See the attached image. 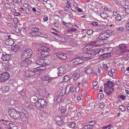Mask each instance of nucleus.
<instances>
[{
	"label": "nucleus",
	"instance_id": "37998d69",
	"mask_svg": "<svg viewBox=\"0 0 129 129\" xmlns=\"http://www.w3.org/2000/svg\"><path fill=\"white\" fill-rule=\"evenodd\" d=\"M66 26L67 28H71L73 27V25L71 23H68Z\"/></svg>",
	"mask_w": 129,
	"mask_h": 129
},
{
	"label": "nucleus",
	"instance_id": "bf43d9fd",
	"mask_svg": "<svg viewBox=\"0 0 129 129\" xmlns=\"http://www.w3.org/2000/svg\"><path fill=\"white\" fill-rule=\"evenodd\" d=\"M65 92V90L64 89H62L60 92V94H61V95H63L66 94L64 93Z\"/></svg>",
	"mask_w": 129,
	"mask_h": 129
},
{
	"label": "nucleus",
	"instance_id": "6e6552de",
	"mask_svg": "<svg viewBox=\"0 0 129 129\" xmlns=\"http://www.w3.org/2000/svg\"><path fill=\"white\" fill-rule=\"evenodd\" d=\"M21 111L22 113L20 120L23 122H25L28 120L29 116L27 111L25 109L23 108L21 109Z\"/></svg>",
	"mask_w": 129,
	"mask_h": 129
},
{
	"label": "nucleus",
	"instance_id": "dca6fc26",
	"mask_svg": "<svg viewBox=\"0 0 129 129\" xmlns=\"http://www.w3.org/2000/svg\"><path fill=\"white\" fill-rule=\"evenodd\" d=\"M14 43L13 39L11 38H7L5 40V43L8 46H12Z\"/></svg>",
	"mask_w": 129,
	"mask_h": 129
},
{
	"label": "nucleus",
	"instance_id": "69168bd1",
	"mask_svg": "<svg viewBox=\"0 0 129 129\" xmlns=\"http://www.w3.org/2000/svg\"><path fill=\"white\" fill-rule=\"evenodd\" d=\"M35 14H36V15H39L40 14V12L38 11H36L35 12Z\"/></svg>",
	"mask_w": 129,
	"mask_h": 129
},
{
	"label": "nucleus",
	"instance_id": "9b49d317",
	"mask_svg": "<svg viewBox=\"0 0 129 129\" xmlns=\"http://www.w3.org/2000/svg\"><path fill=\"white\" fill-rule=\"evenodd\" d=\"M22 62L20 63V66L23 69H25L28 66V64L30 63H32L33 62L31 60H21Z\"/></svg>",
	"mask_w": 129,
	"mask_h": 129
},
{
	"label": "nucleus",
	"instance_id": "72a5a7b5",
	"mask_svg": "<svg viewBox=\"0 0 129 129\" xmlns=\"http://www.w3.org/2000/svg\"><path fill=\"white\" fill-rule=\"evenodd\" d=\"M123 30V27H120L116 28V31L117 32H121Z\"/></svg>",
	"mask_w": 129,
	"mask_h": 129
},
{
	"label": "nucleus",
	"instance_id": "c85d7f7f",
	"mask_svg": "<svg viewBox=\"0 0 129 129\" xmlns=\"http://www.w3.org/2000/svg\"><path fill=\"white\" fill-rule=\"evenodd\" d=\"M76 125V123L73 122L71 123H70L68 124V126L72 128H74Z\"/></svg>",
	"mask_w": 129,
	"mask_h": 129
},
{
	"label": "nucleus",
	"instance_id": "58836bf2",
	"mask_svg": "<svg viewBox=\"0 0 129 129\" xmlns=\"http://www.w3.org/2000/svg\"><path fill=\"white\" fill-rule=\"evenodd\" d=\"M70 5H67L64 7V10L66 11H68L70 9Z\"/></svg>",
	"mask_w": 129,
	"mask_h": 129
},
{
	"label": "nucleus",
	"instance_id": "e2e57ef3",
	"mask_svg": "<svg viewBox=\"0 0 129 129\" xmlns=\"http://www.w3.org/2000/svg\"><path fill=\"white\" fill-rule=\"evenodd\" d=\"M21 15V13L19 12L15 13L14 14V16H18Z\"/></svg>",
	"mask_w": 129,
	"mask_h": 129
},
{
	"label": "nucleus",
	"instance_id": "2f4dec72",
	"mask_svg": "<svg viewBox=\"0 0 129 129\" xmlns=\"http://www.w3.org/2000/svg\"><path fill=\"white\" fill-rule=\"evenodd\" d=\"M118 98H120L122 100L124 101L126 99V96L123 95H118Z\"/></svg>",
	"mask_w": 129,
	"mask_h": 129
},
{
	"label": "nucleus",
	"instance_id": "1a4fd4ad",
	"mask_svg": "<svg viewBox=\"0 0 129 129\" xmlns=\"http://www.w3.org/2000/svg\"><path fill=\"white\" fill-rule=\"evenodd\" d=\"M34 63L40 66L39 67H42V68H44V67H46V66H47L49 64V63L48 62L47 63H46L45 60L44 59H38L34 62Z\"/></svg>",
	"mask_w": 129,
	"mask_h": 129
},
{
	"label": "nucleus",
	"instance_id": "de8ad7c7",
	"mask_svg": "<svg viewBox=\"0 0 129 129\" xmlns=\"http://www.w3.org/2000/svg\"><path fill=\"white\" fill-rule=\"evenodd\" d=\"M76 8L78 12H82L83 14H83V12L82 10L80 8H79L78 7H76Z\"/></svg>",
	"mask_w": 129,
	"mask_h": 129
},
{
	"label": "nucleus",
	"instance_id": "4be33fe9",
	"mask_svg": "<svg viewBox=\"0 0 129 129\" xmlns=\"http://www.w3.org/2000/svg\"><path fill=\"white\" fill-rule=\"evenodd\" d=\"M100 56V58H108L111 56V54L110 53H107L104 54H101Z\"/></svg>",
	"mask_w": 129,
	"mask_h": 129
},
{
	"label": "nucleus",
	"instance_id": "e433bc0d",
	"mask_svg": "<svg viewBox=\"0 0 129 129\" xmlns=\"http://www.w3.org/2000/svg\"><path fill=\"white\" fill-rule=\"evenodd\" d=\"M106 14L105 13H103V14H101V17L103 18V19H107L109 17L108 16H106Z\"/></svg>",
	"mask_w": 129,
	"mask_h": 129
},
{
	"label": "nucleus",
	"instance_id": "f03ea898",
	"mask_svg": "<svg viewBox=\"0 0 129 129\" xmlns=\"http://www.w3.org/2000/svg\"><path fill=\"white\" fill-rule=\"evenodd\" d=\"M32 53V50L30 48L26 49L25 50L22 51L20 57L21 60L24 61L28 60L31 56Z\"/></svg>",
	"mask_w": 129,
	"mask_h": 129
},
{
	"label": "nucleus",
	"instance_id": "680f3d73",
	"mask_svg": "<svg viewBox=\"0 0 129 129\" xmlns=\"http://www.w3.org/2000/svg\"><path fill=\"white\" fill-rule=\"evenodd\" d=\"M99 106L101 108H103L104 107V105L103 103H101L99 104Z\"/></svg>",
	"mask_w": 129,
	"mask_h": 129
},
{
	"label": "nucleus",
	"instance_id": "a18cd8bd",
	"mask_svg": "<svg viewBox=\"0 0 129 129\" xmlns=\"http://www.w3.org/2000/svg\"><path fill=\"white\" fill-rule=\"evenodd\" d=\"M45 92L42 93V92L40 91L38 93H39V94H38L40 96L43 97H44L45 96Z\"/></svg>",
	"mask_w": 129,
	"mask_h": 129
},
{
	"label": "nucleus",
	"instance_id": "3c124183",
	"mask_svg": "<svg viewBox=\"0 0 129 129\" xmlns=\"http://www.w3.org/2000/svg\"><path fill=\"white\" fill-rule=\"evenodd\" d=\"M123 8L125 9V12L127 14H129V8H125L124 7H123Z\"/></svg>",
	"mask_w": 129,
	"mask_h": 129
},
{
	"label": "nucleus",
	"instance_id": "39448f33",
	"mask_svg": "<svg viewBox=\"0 0 129 129\" xmlns=\"http://www.w3.org/2000/svg\"><path fill=\"white\" fill-rule=\"evenodd\" d=\"M119 49L116 52L117 54L119 55L123 56L126 52H129V49H127L126 45L125 44L119 45Z\"/></svg>",
	"mask_w": 129,
	"mask_h": 129
},
{
	"label": "nucleus",
	"instance_id": "7ed1b4c3",
	"mask_svg": "<svg viewBox=\"0 0 129 129\" xmlns=\"http://www.w3.org/2000/svg\"><path fill=\"white\" fill-rule=\"evenodd\" d=\"M21 113V110L19 111L14 109H11L9 111L10 116L15 120H20Z\"/></svg>",
	"mask_w": 129,
	"mask_h": 129
},
{
	"label": "nucleus",
	"instance_id": "9d476101",
	"mask_svg": "<svg viewBox=\"0 0 129 129\" xmlns=\"http://www.w3.org/2000/svg\"><path fill=\"white\" fill-rule=\"evenodd\" d=\"M10 75L7 72L0 74V82H3L8 80L10 78Z\"/></svg>",
	"mask_w": 129,
	"mask_h": 129
},
{
	"label": "nucleus",
	"instance_id": "79ce46f5",
	"mask_svg": "<svg viewBox=\"0 0 129 129\" xmlns=\"http://www.w3.org/2000/svg\"><path fill=\"white\" fill-rule=\"evenodd\" d=\"M77 30L76 29L74 28H72L69 29L68 30V31L72 33L74 31H75Z\"/></svg>",
	"mask_w": 129,
	"mask_h": 129
},
{
	"label": "nucleus",
	"instance_id": "c9c22d12",
	"mask_svg": "<svg viewBox=\"0 0 129 129\" xmlns=\"http://www.w3.org/2000/svg\"><path fill=\"white\" fill-rule=\"evenodd\" d=\"M62 121L61 120L57 121L56 122V124L58 125H60V126H61L62 125Z\"/></svg>",
	"mask_w": 129,
	"mask_h": 129
},
{
	"label": "nucleus",
	"instance_id": "6e6d98bb",
	"mask_svg": "<svg viewBox=\"0 0 129 129\" xmlns=\"http://www.w3.org/2000/svg\"><path fill=\"white\" fill-rule=\"evenodd\" d=\"M104 91L105 92L107 93L108 95H110L112 92H111L107 91V90H105Z\"/></svg>",
	"mask_w": 129,
	"mask_h": 129
},
{
	"label": "nucleus",
	"instance_id": "0e129e2a",
	"mask_svg": "<svg viewBox=\"0 0 129 129\" xmlns=\"http://www.w3.org/2000/svg\"><path fill=\"white\" fill-rule=\"evenodd\" d=\"M88 125V129H92L93 128V126L90 125Z\"/></svg>",
	"mask_w": 129,
	"mask_h": 129
},
{
	"label": "nucleus",
	"instance_id": "aec40b11",
	"mask_svg": "<svg viewBox=\"0 0 129 129\" xmlns=\"http://www.w3.org/2000/svg\"><path fill=\"white\" fill-rule=\"evenodd\" d=\"M115 85L114 83L108 80L106 83L104 84V86L105 87H112Z\"/></svg>",
	"mask_w": 129,
	"mask_h": 129
},
{
	"label": "nucleus",
	"instance_id": "f8f14e48",
	"mask_svg": "<svg viewBox=\"0 0 129 129\" xmlns=\"http://www.w3.org/2000/svg\"><path fill=\"white\" fill-rule=\"evenodd\" d=\"M39 29L38 28H34L32 29L31 32L30 34L32 36L35 37H38L41 35V33L38 32Z\"/></svg>",
	"mask_w": 129,
	"mask_h": 129
},
{
	"label": "nucleus",
	"instance_id": "4468645a",
	"mask_svg": "<svg viewBox=\"0 0 129 129\" xmlns=\"http://www.w3.org/2000/svg\"><path fill=\"white\" fill-rule=\"evenodd\" d=\"M11 56L10 54H7L6 52L2 54L1 58L4 61L9 60L11 59Z\"/></svg>",
	"mask_w": 129,
	"mask_h": 129
},
{
	"label": "nucleus",
	"instance_id": "cd10ccee",
	"mask_svg": "<svg viewBox=\"0 0 129 129\" xmlns=\"http://www.w3.org/2000/svg\"><path fill=\"white\" fill-rule=\"evenodd\" d=\"M105 33L106 34H106L107 35H108V38H109L110 36L113 35L114 34V33H112V30H107L106 32H105Z\"/></svg>",
	"mask_w": 129,
	"mask_h": 129
},
{
	"label": "nucleus",
	"instance_id": "8fccbe9b",
	"mask_svg": "<svg viewBox=\"0 0 129 129\" xmlns=\"http://www.w3.org/2000/svg\"><path fill=\"white\" fill-rule=\"evenodd\" d=\"M66 111V109H62L60 111L61 112V114L62 115L64 114L65 113V112Z\"/></svg>",
	"mask_w": 129,
	"mask_h": 129
},
{
	"label": "nucleus",
	"instance_id": "c03bdc74",
	"mask_svg": "<svg viewBox=\"0 0 129 129\" xmlns=\"http://www.w3.org/2000/svg\"><path fill=\"white\" fill-rule=\"evenodd\" d=\"M107 89H106V90H107V91L112 92L113 91V88L112 87H107Z\"/></svg>",
	"mask_w": 129,
	"mask_h": 129
},
{
	"label": "nucleus",
	"instance_id": "7c9ffc66",
	"mask_svg": "<svg viewBox=\"0 0 129 129\" xmlns=\"http://www.w3.org/2000/svg\"><path fill=\"white\" fill-rule=\"evenodd\" d=\"M20 95L23 97V98H25L26 97L25 93L23 91H20Z\"/></svg>",
	"mask_w": 129,
	"mask_h": 129
},
{
	"label": "nucleus",
	"instance_id": "412c9836",
	"mask_svg": "<svg viewBox=\"0 0 129 129\" xmlns=\"http://www.w3.org/2000/svg\"><path fill=\"white\" fill-rule=\"evenodd\" d=\"M95 42V44L96 45H101L107 43V41H104L101 39H99V40L96 41Z\"/></svg>",
	"mask_w": 129,
	"mask_h": 129
},
{
	"label": "nucleus",
	"instance_id": "f3484780",
	"mask_svg": "<svg viewBox=\"0 0 129 129\" xmlns=\"http://www.w3.org/2000/svg\"><path fill=\"white\" fill-rule=\"evenodd\" d=\"M56 56L60 59L65 60L67 59V55L66 54H64L61 52H59L56 54Z\"/></svg>",
	"mask_w": 129,
	"mask_h": 129
},
{
	"label": "nucleus",
	"instance_id": "a211bd4d",
	"mask_svg": "<svg viewBox=\"0 0 129 129\" xmlns=\"http://www.w3.org/2000/svg\"><path fill=\"white\" fill-rule=\"evenodd\" d=\"M46 69V68L44 67V68H39L38 67V68H34L33 70V71H31L33 72V75L35 74H37L39 73V72L41 71L44 70Z\"/></svg>",
	"mask_w": 129,
	"mask_h": 129
},
{
	"label": "nucleus",
	"instance_id": "052dcab7",
	"mask_svg": "<svg viewBox=\"0 0 129 129\" xmlns=\"http://www.w3.org/2000/svg\"><path fill=\"white\" fill-rule=\"evenodd\" d=\"M48 17L46 16H44V18L43 19V21H46L48 20Z\"/></svg>",
	"mask_w": 129,
	"mask_h": 129
},
{
	"label": "nucleus",
	"instance_id": "20e7f679",
	"mask_svg": "<svg viewBox=\"0 0 129 129\" xmlns=\"http://www.w3.org/2000/svg\"><path fill=\"white\" fill-rule=\"evenodd\" d=\"M35 106L39 109L43 108L46 107L47 103L46 100L39 99L35 103Z\"/></svg>",
	"mask_w": 129,
	"mask_h": 129
},
{
	"label": "nucleus",
	"instance_id": "4c0bfd02",
	"mask_svg": "<svg viewBox=\"0 0 129 129\" xmlns=\"http://www.w3.org/2000/svg\"><path fill=\"white\" fill-rule=\"evenodd\" d=\"M95 121L93 120H91L89 121L88 123L89 124L94 126V125L95 123Z\"/></svg>",
	"mask_w": 129,
	"mask_h": 129
},
{
	"label": "nucleus",
	"instance_id": "ea45409f",
	"mask_svg": "<svg viewBox=\"0 0 129 129\" xmlns=\"http://www.w3.org/2000/svg\"><path fill=\"white\" fill-rule=\"evenodd\" d=\"M93 32L92 30H88L87 31V33L88 35H90L92 34Z\"/></svg>",
	"mask_w": 129,
	"mask_h": 129
},
{
	"label": "nucleus",
	"instance_id": "338daca9",
	"mask_svg": "<svg viewBox=\"0 0 129 129\" xmlns=\"http://www.w3.org/2000/svg\"><path fill=\"white\" fill-rule=\"evenodd\" d=\"M103 67L104 69H106V70H107L108 68V67L107 66V65L106 64H103Z\"/></svg>",
	"mask_w": 129,
	"mask_h": 129
},
{
	"label": "nucleus",
	"instance_id": "a19ab883",
	"mask_svg": "<svg viewBox=\"0 0 129 129\" xmlns=\"http://www.w3.org/2000/svg\"><path fill=\"white\" fill-rule=\"evenodd\" d=\"M104 96L103 94L102 93H99L98 96V98L99 99L103 98Z\"/></svg>",
	"mask_w": 129,
	"mask_h": 129
},
{
	"label": "nucleus",
	"instance_id": "393cba45",
	"mask_svg": "<svg viewBox=\"0 0 129 129\" xmlns=\"http://www.w3.org/2000/svg\"><path fill=\"white\" fill-rule=\"evenodd\" d=\"M11 28L13 29V30L15 31L17 33H19L20 31L19 27L18 26H16V27H14L13 25L12 24H11Z\"/></svg>",
	"mask_w": 129,
	"mask_h": 129
},
{
	"label": "nucleus",
	"instance_id": "6ab92c4d",
	"mask_svg": "<svg viewBox=\"0 0 129 129\" xmlns=\"http://www.w3.org/2000/svg\"><path fill=\"white\" fill-rule=\"evenodd\" d=\"M24 75L26 79H29L33 76V72L31 71H27L24 74Z\"/></svg>",
	"mask_w": 129,
	"mask_h": 129
},
{
	"label": "nucleus",
	"instance_id": "49530a36",
	"mask_svg": "<svg viewBox=\"0 0 129 129\" xmlns=\"http://www.w3.org/2000/svg\"><path fill=\"white\" fill-rule=\"evenodd\" d=\"M91 24L94 26H98L99 25L98 23L96 22H93Z\"/></svg>",
	"mask_w": 129,
	"mask_h": 129
},
{
	"label": "nucleus",
	"instance_id": "ddd939ff",
	"mask_svg": "<svg viewBox=\"0 0 129 129\" xmlns=\"http://www.w3.org/2000/svg\"><path fill=\"white\" fill-rule=\"evenodd\" d=\"M66 67L64 66H61L58 67L57 69L59 70L58 73V76H61L66 73V71L65 70Z\"/></svg>",
	"mask_w": 129,
	"mask_h": 129
},
{
	"label": "nucleus",
	"instance_id": "603ef678",
	"mask_svg": "<svg viewBox=\"0 0 129 129\" xmlns=\"http://www.w3.org/2000/svg\"><path fill=\"white\" fill-rule=\"evenodd\" d=\"M10 66L8 64H6L5 69L7 71H8L10 70Z\"/></svg>",
	"mask_w": 129,
	"mask_h": 129
},
{
	"label": "nucleus",
	"instance_id": "774afa93",
	"mask_svg": "<svg viewBox=\"0 0 129 129\" xmlns=\"http://www.w3.org/2000/svg\"><path fill=\"white\" fill-rule=\"evenodd\" d=\"M121 71L122 73H125V72L126 71L124 68L123 67H122V68H121Z\"/></svg>",
	"mask_w": 129,
	"mask_h": 129
},
{
	"label": "nucleus",
	"instance_id": "f704fd0d",
	"mask_svg": "<svg viewBox=\"0 0 129 129\" xmlns=\"http://www.w3.org/2000/svg\"><path fill=\"white\" fill-rule=\"evenodd\" d=\"M119 108L120 110L122 111H124L126 109L125 107L122 105H120Z\"/></svg>",
	"mask_w": 129,
	"mask_h": 129
},
{
	"label": "nucleus",
	"instance_id": "bb28decb",
	"mask_svg": "<svg viewBox=\"0 0 129 129\" xmlns=\"http://www.w3.org/2000/svg\"><path fill=\"white\" fill-rule=\"evenodd\" d=\"M43 79L44 80L47 81L49 82H51L53 79L52 78L48 76L44 77Z\"/></svg>",
	"mask_w": 129,
	"mask_h": 129
},
{
	"label": "nucleus",
	"instance_id": "864d4df0",
	"mask_svg": "<svg viewBox=\"0 0 129 129\" xmlns=\"http://www.w3.org/2000/svg\"><path fill=\"white\" fill-rule=\"evenodd\" d=\"M10 123V121H7V120H5V121L4 122V125H9Z\"/></svg>",
	"mask_w": 129,
	"mask_h": 129
},
{
	"label": "nucleus",
	"instance_id": "5fc2aeb1",
	"mask_svg": "<svg viewBox=\"0 0 129 129\" xmlns=\"http://www.w3.org/2000/svg\"><path fill=\"white\" fill-rule=\"evenodd\" d=\"M125 27L127 30H129V22L126 24L125 25Z\"/></svg>",
	"mask_w": 129,
	"mask_h": 129
},
{
	"label": "nucleus",
	"instance_id": "473e14b6",
	"mask_svg": "<svg viewBox=\"0 0 129 129\" xmlns=\"http://www.w3.org/2000/svg\"><path fill=\"white\" fill-rule=\"evenodd\" d=\"M98 70L99 72L101 74L103 73L104 72V69L103 68L101 67L98 68Z\"/></svg>",
	"mask_w": 129,
	"mask_h": 129
},
{
	"label": "nucleus",
	"instance_id": "a878e982",
	"mask_svg": "<svg viewBox=\"0 0 129 129\" xmlns=\"http://www.w3.org/2000/svg\"><path fill=\"white\" fill-rule=\"evenodd\" d=\"M10 89V88L8 86H5L2 88V92H8Z\"/></svg>",
	"mask_w": 129,
	"mask_h": 129
},
{
	"label": "nucleus",
	"instance_id": "c756f323",
	"mask_svg": "<svg viewBox=\"0 0 129 129\" xmlns=\"http://www.w3.org/2000/svg\"><path fill=\"white\" fill-rule=\"evenodd\" d=\"M70 79V78L69 76L67 75L64 77L63 79V81L64 82L68 81Z\"/></svg>",
	"mask_w": 129,
	"mask_h": 129
},
{
	"label": "nucleus",
	"instance_id": "4d7b16f0",
	"mask_svg": "<svg viewBox=\"0 0 129 129\" xmlns=\"http://www.w3.org/2000/svg\"><path fill=\"white\" fill-rule=\"evenodd\" d=\"M89 48H87V46H86L84 48L83 50H84V51H87V53H88V51L89 50Z\"/></svg>",
	"mask_w": 129,
	"mask_h": 129
},
{
	"label": "nucleus",
	"instance_id": "13d9d810",
	"mask_svg": "<svg viewBox=\"0 0 129 129\" xmlns=\"http://www.w3.org/2000/svg\"><path fill=\"white\" fill-rule=\"evenodd\" d=\"M80 76V75L79 74H77L74 77V78L73 79V80H76L79 76Z\"/></svg>",
	"mask_w": 129,
	"mask_h": 129
},
{
	"label": "nucleus",
	"instance_id": "5701e85b",
	"mask_svg": "<svg viewBox=\"0 0 129 129\" xmlns=\"http://www.w3.org/2000/svg\"><path fill=\"white\" fill-rule=\"evenodd\" d=\"M73 87L72 85L70 84L68 85L66 88L65 90V92L64 93L66 94H68L72 89Z\"/></svg>",
	"mask_w": 129,
	"mask_h": 129
},
{
	"label": "nucleus",
	"instance_id": "f257e3e1",
	"mask_svg": "<svg viewBox=\"0 0 129 129\" xmlns=\"http://www.w3.org/2000/svg\"><path fill=\"white\" fill-rule=\"evenodd\" d=\"M85 54H82L80 56H77L75 58L70 61L68 63L69 66L74 67L82 63L84 60H87L91 58L89 57H86Z\"/></svg>",
	"mask_w": 129,
	"mask_h": 129
},
{
	"label": "nucleus",
	"instance_id": "423d86ee",
	"mask_svg": "<svg viewBox=\"0 0 129 129\" xmlns=\"http://www.w3.org/2000/svg\"><path fill=\"white\" fill-rule=\"evenodd\" d=\"M50 49L48 47L43 46L41 47L40 51H41V55L42 58L48 56L49 55V51Z\"/></svg>",
	"mask_w": 129,
	"mask_h": 129
},
{
	"label": "nucleus",
	"instance_id": "b1692460",
	"mask_svg": "<svg viewBox=\"0 0 129 129\" xmlns=\"http://www.w3.org/2000/svg\"><path fill=\"white\" fill-rule=\"evenodd\" d=\"M11 49L13 52H16L19 50V45H16L14 46H13L11 48Z\"/></svg>",
	"mask_w": 129,
	"mask_h": 129
},
{
	"label": "nucleus",
	"instance_id": "2eb2a0df",
	"mask_svg": "<svg viewBox=\"0 0 129 129\" xmlns=\"http://www.w3.org/2000/svg\"><path fill=\"white\" fill-rule=\"evenodd\" d=\"M105 33H102L99 36L98 38L99 39H101L104 41H107V43L108 42V40L107 39L109 38L108 37V36Z\"/></svg>",
	"mask_w": 129,
	"mask_h": 129
},
{
	"label": "nucleus",
	"instance_id": "09e8293b",
	"mask_svg": "<svg viewBox=\"0 0 129 129\" xmlns=\"http://www.w3.org/2000/svg\"><path fill=\"white\" fill-rule=\"evenodd\" d=\"M121 18L122 17L121 16H118L116 17L115 19L117 21H120L121 20Z\"/></svg>",
	"mask_w": 129,
	"mask_h": 129
},
{
	"label": "nucleus",
	"instance_id": "0eeeda50",
	"mask_svg": "<svg viewBox=\"0 0 129 129\" xmlns=\"http://www.w3.org/2000/svg\"><path fill=\"white\" fill-rule=\"evenodd\" d=\"M102 52H103V50L100 48L96 49L90 48L88 51V54L92 55H95L98 54V55L100 56L101 53H102Z\"/></svg>",
	"mask_w": 129,
	"mask_h": 129
}]
</instances>
